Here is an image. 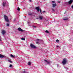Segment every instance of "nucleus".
Segmentation results:
<instances>
[{
	"label": "nucleus",
	"instance_id": "obj_1",
	"mask_svg": "<svg viewBox=\"0 0 73 73\" xmlns=\"http://www.w3.org/2000/svg\"><path fill=\"white\" fill-rule=\"evenodd\" d=\"M4 17L6 21L7 22H9V19H8V17L5 15H4Z\"/></svg>",
	"mask_w": 73,
	"mask_h": 73
},
{
	"label": "nucleus",
	"instance_id": "obj_2",
	"mask_svg": "<svg viewBox=\"0 0 73 73\" xmlns=\"http://www.w3.org/2000/svg\"><path fill=\"white\" fill-rule=\"evenodd\" d=\"M67 62V60L66 58L63 59V61H62V64L63 65H65L66 63Z\"/></svg>",
	"mask_w": 73,
	"mask_h": 73
},
{
	"label": "nucleus",
	"instance_id": "obj_3",
	"mask_svg": "<svg viewBox=\"0 0 73 73\" xmlns=\"http://www.w3.org/2000/svg\"><path fill=\"white\" fill-rule=\"evenodd\" d=\"M31 46L32 48H36V46H35L34 45H33V44H31Z\"/></svg>",
	"mask_w": 73,
	"mask_h": 73
},
{
	"label": "nucleus",
	"instance_id": "obj_4",
	"mask_svg": "<svg viewBox=\"0 0 73 73\" xmlns=\"http://www.w3.org/2000/svg\"><path fill=\"white\" fill-rule=\"evenodd\" d=\"M36 9L37 10V12H39V11H40V7H37L36 8Z\"/></svg>",
	"mask_w": 73,
	"mask_h": 73
},
{
	"label": "nucleus",
	"instance_id": "obj_5",
	"mask_svg": "<svg viewBox=\"0 0 73 73\" xmlns=\"http://www.w3.org/2000/svg\"><path fill=\"white\" fill-rule=\"evenodd\" d=\"M18 29V31H21V32H23L24 31V30H22L21 29V28H19Z\"/></svg>",
	"mask_w": 73,
	"mask_h": 73
},
{
	"label": "nucleus",
	"instance_id": "obj_6",
	"mask_svg": "<svg viewBox=\"0 0 73 73\" xmlns=\"http://www.w3.org/2000/svg\"><path fill=\"white\" fill-rule=\"evenodd\" d=\"M7 5V3H6V2H4L3 3V7H5V5Z\"/></svg>",
	"mask_w": 73,
	"mask_h": 73
},
{
	"label": "nucleus",
	"instance_id": "obj_7",
	"mask_svg": "<svg viewBox=\"0 0 73 73\" xmlns=\"http://www.w3.org/2000/svg\"><path fill=\"white\" fill-rule=\"evenodd\" d=\"M39 18L40 20H42L43 18V17L42 16H40L39 17Z\"/></svg>",
	"mask_w": 73,
	"mask_h": 73
},
{
	"label": "nucleus",
	"instance_id": "obj_8",
	"mask_svg": "<svg viewBox=\"0 0 73 73\" xmlns=\"http://www.w3.org/2000/svg\"><path fill=\"white\" fill-rule=\"evenodd\" d=\"M73 2V0H70V1L68 3L69 4H72Z\"/></svg>",
	"mask_w": 73,
	"mask_h": 73
},
{
	"label": "nucleus",
	"instance_id": "obj_9",
	"mask_svg": "<svg viewBox=\"0 0 73 73\" xmlns=\"http://www.w3.org/2000/svg\"><path fill=\"white\" fill-rule=\"evenodd\" d=\"M56 5H56V3H53L52 4V7L54 8V7H55Z\"/></svg>",
	"mask_w": 73,
	"mask_h": 73
},
{
	"label": "nucleus",
	"instance_id": "obj_10",
	"mask_svg": "<svg viewBox=\"0 0 73 73\" xmlns=\"http://www.w3.org/2000/svg\"><path fill=\"white\" fill-rule=\"evenodd\" d=\"M2 33L3 35L5 34V30H3L2 31Z\"/></svg>",
	"mask_w": 73,
	"mask_h": 73
},
{
	"label": "nucleus",
	"instance_id": "obj_11",
	"mask_svg": "<svg viewBox=\"0 0 73 73\" xmlns=\"http://www.w3.org/2000/svg\"><path fill=\"white\" fill-rule=\"evenodd\" d=\"M44 61H45V62H47V63L48 64H49L50 62V61H47V60H44Z\"/></svg>",
	"mask_w": 73,
	"mask_h": 73
},
{
	"label": "nucleus",
	"instance_id": "obj_12",
	"mask_svg": "<svg viewBox=\"0 0 73 73\" xmlns=\"http://www.w3.org/2000/svg\"><path fill=\"white\" fill-rule=\"evenodd\" d=\"M10 56L11 57H13V58H15V55H13L12 54H11L10 55Z\"/></svg>",
	"mask_w": 73,
	"mask_h": 73
},
{
	"label": "nucleus",
	"instance_id": "obj_13",
	"mask_svg": "<svg viewBox=\"0 0 73 73\" xmlns=\"http://www.w3.org/2000/svg\"><path fill=\"white\" fill-rule=\"evenodd\" d=\"M5 57V56L0 54V57H1V58H3V57Z\"/></svg>",
	"mask_w": 73,
	"mask_h": 73
},
{
	"label": "nucleus",
	"instance_id": "obj_14",
	"mask_svg": "<svg viewBox=\"0 0 73 73\" xmlns=\"http://www.w3.org/2000/svg\"><path fill=\"white\" fill-rule=\"evenodd\" d=\"M28 65H29L31 66V62H28Z\"/></svg>",
	"mask_w": 73,
	"mask_h": 73
},
{
	"label": "nucleus",
	"instance_id": "obj_15",
	"mask_svg": "<svg viewBox=\"0 0 73 73\" xmlns=\"http://www.w3.org/2000/svg\"><path fill=\"white\" fill-rule=\"evenodd\" d=\"M8 61L9 62H10L11 63H12V61L10 60H9Z\"/></svg>",
	"mask_w": 73,
	"mask_h": 73
},
{
	"label": "nucleus",
	"instance_id": "obj_16",
	"mask_svg": "<svg viewBox=\"0 0 73 73\" xmlns=\"http://www.w3.org/2000/svg\"><path fill=\"white\" fill-rule=\"evenodd\" d=\"M21 40H25V38H21Z\"/></svg>",
	"mask_w": 73,
	"mask_h": 73
},
{
	"label": "nucleus",
	"instance_id": "obj_17",
	"mask_svg": "<svg viewBox=\"0 0 73 73\" xmlns=\"http://www.w3.org/2000/svg\"><path fill=\"white\" fill-rule=\"evenodd\" d=\"M20 8H19V7H17V10H18V11H20Z\"/></svg>",
	"mask_w": 73,
	"mask_h": 73
},
{
	"label": "nucleus",
	"instance_id": "obj_18",
	"mask_svg": "<svg viewBox=\"0 0 73 73\" xmlns=\"http://www.w3.org/2000/svg\"><path fill=\"white\" fill-rule=\"evenodd\" d=\"M56 42H58V41H59V40L58 39H57V40H56Z\"/></svg>",
	"mask_w": 73,
	"mask_h": 73
},
{
	"label": "nucleus",
	"instance_id": "obj_19",
	"mask_svg": "<svg viewBox=\"0 0 73 73\" xmlns=\"http://www.w3.org/2000/svg\"><path fill=\"white\" fill-rule=\"evenodd\" d=\"M45 32H46V33H49V32H48V31L47 30L45 31Z\"/></svg>",
	"mask_w": 73,
	"mask_h": 73
},
{
	"label": "nucleus",
	"instance_id": "obj_20",
	"mask_svg": "<svg viewBox=\"0 0 73 73\" xmlns=\"http://www.w3.org/2000/svg\"><path fill=\"white\" fill-rule=\"evenodd\" d=\"M52 11H53V12H54V9H52Z\"/></svg>",
	"mask_w": 73,
	"mask_h": 73
},
{
	"label": "nucleus",
	"instance_id": "obj_21",
	"mask_svg": "<svg viewBox=\"0 0 73 73\" xmlns=\"http://www.w3.org/2000/svg\"><path fill=\"white\" fill-rule=\"evenodd\" d=\"M63 20H68V19H63Z\"/></svg>",
	"mask_w": 73,
	"mask_h": 73
},
{
	"label": "nucleus",
	"instance_id": "obj_22",
	"mask_svg": "<svg viewBox=\"0 0 73 73\" xmlns=\"http://www.w3.org/2000/svg\"><path fill=\"white\" fill-rule=\"evenodd\" d=\"M52 3H55V1H52Z\"/></svg>",
	"mask_w": 73,
	"mask_h": 73
},
{
	"label": "nucleus",
	"instance_id": "obj_23",
	"mask_svg": "<svg viewBox=\"0 0 73 73\" xmlns=\"http://www.w3.org/2000/svg\"><path fill=\"white\" fill-rule=\"evenodd\" d=\"M36 44H39V42L38 41L36 42Z\"/></svg>",
	"mask_w": 73,
	"mask_h": 73
},
{
	"label": "nucleus",
	"instance_id": "obj_24",
	"mask_svg": "<svg viewBox=\"0 0 73 73\" xmlns=\"http://www.w3.org/2000/svg\"><path fill=\"white\" fill-rule=\"evenodd\" d=\"M12 65H11V64H10V65L9 67H10V68H11V67H12Z\"/></svg>",
	"mask_w": 73,
	"mask_h": 73
},
{
	"label": "nucleus",
	"instance_id": "obj_25",
	"mask_svg": "<svg viewBox=\"0 0 73 73\" xmlns=\"http://www.w3.org/2000/svg\"><path fill=\"white\" fill-rule=\"evenodd\" d=\"M40 13H41V14H42V13H41V10L40 9Z\"/></svg>",
	"mask_w": 73,
	"mask_h": 73
},
{
	"label": "nucleus",
	"instance_id": "obj_26",
	"mask_svg": "<svg viewBox=\"0 0 73 73\" xmlns=\"http://www.w3.org/2000/svg\"><path fill=\"white\" fill-rule=\"evenodd\" d=\"M23 73H28V72H26L25 71H24L23 72Z\"/></svg>",
	"mask_w": 73,
	"mask_h": 73
},
{
	"label": "nucleus",
	"instance_id": "obj_27",
	"mask_svg": "<svg viewBox=\"0 0 73 73\" xmlns=\"http://www.w3.org/2000/svg\"><path fill=\"white\" fill-rule=\"evenodd\" d=\"M29 15H32V13H31L29 14Z\"/></svg>",
	"mask_w": 73,
	"mask_h": 73
},
{
	"label": "nucleus",
	"instance_id": "obj_28",
	"mask_svg": "<svg viewBox=\"0 0 73 73\" xmlns=\"http://www.w3.org/2000/svg\"><path fill=\"white\" fill-rule=\"evenodd\" d=\"M1 36H0V41H1Z\"/></svg>",
	"mask_w": 73,
	"mask_h": 73
},
{
	"label": "nucleus",
	"instance_id": "obj_29",
	"mask_svg": "<svg viewBox=\"0 0 73 73\" xmlns=\"http://www.w3.org/2000/svg\"><path fill=\"white\" fill-rule=\"evenodd\" d=\"M7 26H8V27H9V24L8 23H7Z\"/></svg>",
	"mask_w": 73,
	"mask_h": 73
},
{
	"label": "nucleus",
	"instance_id": "obj_30",
	"mask_svg": "<svg viewBox=\"0 0 73 73\" xmlns=\"http://www.w3.org/2000/svg\"><path fill=\"white\" fill-rule=\"evenodd\" d=\"M36 40L37 41H39V40H39V39H37Z\"/></svg>",
	"mask_w": 73,
	"mask_h": 73
},
{
	"label": "nucleus",
	"instance_id": "obj_31",
	"mask_svg": "<svg viewBox=\"0 0 73 73\" xmlns=\"http://www.w3.org/2000/svg\"><path fill=\"white\" fill-rule=\"evenodd\" d=\"M71 8H72V9H73V5L72 6H71Z\"/></svg>",
	"mask_w": 73,
	"mask_h": 73
},
{
	"label": "nucleus",
	"instance_id": "obj_32",
	"mask_svg": "<svg viewBox=\"0 0 73 73\" xmlns=\"http://www.w3.org/2000/svg\"><path fill=\"white\" fill-rule=\"evenodd\" d=\"M33 27H34V28H36V26H33Z\"/></svg>",
	"mask_w": 73,
	"mask_h": 73
},
{
	"label": "nucleus",
	"instance_id": "obj_33",
	"mask_svg": "<svg viewBox=\"0 0 73 73\" xmlns=\"http://www.w3.org/2000/svg\"><path fill=\"white\" fill-rule=\"evenodd\" d=\"M43 13H44L45 12V11H43Z\"/></svg>",
	"mask_w": 73,
	"mask_h": 73
},
{
	"label": "nucleus",
	"instance_id": "obj_34",
	"mask_svg": "<svg viewBox=\"0 0 73 73\" xmlns=\"http://www.w3.org/2000/svg\"><path fill=\"white\" fill-rule=\"evenodd\" d=\"M66 70H68V68H66Z\"/></svg>",
	"mask_w": 73,
	"mask_h": 73
},
{
	"label": "nucleus",
	"instance_id": "obj_35",
	"mask_svg": "<svg viewBox=\"0 0 73 73\" xmlns=\"http://www.w3.org/2000/svg\"><path fill=\"white\" fill-rule=\"evenodd\" d=\"M29 1H30V2H31V1H32L31 0H29Z\"/></svg>",
	"mask_w": 73,
	"mask_h": 73
},
{
	"label": "nucleus",
	"instance_id": "obj_36",
	"mask_svg": "<svg viewBox=\"0 0 73 73\" xmlns=\"http://www.w3.org/2000/svg\"><path fill=\"white\" fill-rule=\"evenodd\" d=\"M58 3H60V1H58Z\"/></svg>",
	"mask_w": 73,
	"mask_h": 73
},
{
	"label": "nucleus",
	"instance_id": "obj_37",
	"mask_svg": "<svg viewBox=\"0 0 73 73\" xmlns=\"http://www.w3.org/2000/svg\"><path fill=\"white\" fill-rule=\"evenodd\" d=\"M57 46V47H58V46Z\"/></svg>",
	"mask_w": 73,
	"mask_h": 73
},
{
	"label": "nucleus",
	"instance_id": "obj_38",
	"mask_svg": "<svg viewBox=\"0 0 73 73\" xmlns=\"http://www.w3.org/2000/svg\"><path fill=\"white\" fill-rule=\"evenodd\" d=\"M37 19H38V18H37Z\"/></svg>",
	"mask_w": 73,
	"mask_h": 73
},
{
	"label": "nucleus",
	"instance_id": "obj_39",
	"mask_svg": "<svg viewBox=\"0 0 73 73\" xmlns=\"http://www.w3.org/2000/svg\"><path fill=\"white\" fill-rule=\"evenodd\" d=\"M6 58H7V57H6Z\"/></svg>",
	"mask_w": 73,
	"mask_h": 73
}]
</instances>
